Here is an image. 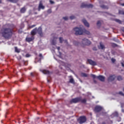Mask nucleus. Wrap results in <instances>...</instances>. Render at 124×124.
<instances>
[{
  "instance_id": "obj_1",
  "label": "nucleus",
  "mask_w": 124,
  "mask_h": 124,
  "mask_svg": "<svg viewBox=\"0 0 124 124\" xmlns=\"http://www.w3.org/2000/svg\"><path fill=\"white\" fill-rule=\"evenodd\" d=\"M76 35H81L85 32L86 34H90V31L86 30V29L83 28L82 27H76L73 29Z\"/></svg>"
},
{
  "instance_id": "obj_2",
  "label": "nucleus",
  "mask_w": 124,
  "mask_h": 124,
  "mask_svg": "<svg viewBox=\"0 0 124 124\" xmlns=\"http://www.w3.org/2000/svg\"><path fill=\"white\" fill-rule=\"evenodd\" d=\"M0 33L5 38H9L11 36H12V31L9 29H2Z\"/></svg>"
},
{
  "instance_id": "obj_3",
  "label": "nucleus",
  "mask_w": 124,
  "mask_h": 124,
  "mask_svg": "<svg viewBox=\"0 0 124 124\" xmlns=\"http://www.w3.org/2000/svg\"><path fill=\"white\" fill-rule=\"evenodd\" d=\"M91 41H90V40L84 38L82 39V43L81 44V46H82L83 47H84V46H85V45H90V44H91Z\"/></svg>"
},
{
  "instance_id": "obj_4",
  "label": "nucleus",
  "mask_w": 124,
  "mask_h": 124,
  "mask_svg": "<svg viewBox=\"0 0 124 124\" xmlns=\"http://www.w3.org/2000/svg\"><path fill=\"white\" fill-rule=\"evenodd\" d=\"M92 77L93 78V79H95V78H97L98 80H100V81H102V82H103L104 80H105V77L102 76H99L98 77H96L94 75H91Z\"/></svg>"
},
{
  "instance_id": "obj_5",
  "label": "nucleus",
  "mask_w": 124,
  "mask_h": 124,
  "mask_svg": "<svg viewBox=\"0 0 124 124\" xmlns=\"http://www.w3.org/2000/svg\"><path fill=\"white\" fill-rule=\"evenodd\" d=\"M79 123L80 124H84V123L86 122V121H87V119H86V117L85 116H81L79 119Z\"/></svg>"
},
{
  "instance_id": "obj_6",
  "label": "nucleus",
  "mask_w": 124,
  "mask_h": 124,
  "mask_svg": "<svg viewBox=\"0 0 124 124\" xmlns=\"http://www.w3.org/2000/svg\"><path fill=\"white\" fill-rule=\"evenodd\" d=\"M93 6L92 4H87L84 3H82L81 6V7H87V8H92Z\"/></svg>"
},
{
  "instance_id": "obj_7",
  "label": "nucleus",
  "mask_w": 124,
  "mask_h": 124,
  "mask_svg": "<svg viewBox=\"0 0 124 124\" xmlns=\"http://www.w3.org/2000/svg\"><path fill=\"white\" fill-rule=\"evenodd\" d=\"M81 100V98H76L71 100V103H77Z\"/></svg>"
},
{
  "instance_id": "obj_8",
  "label": "nucleus",
  "mask_w": 124,
  "mask_h": 124,
  "mask_svg": "<svg viewBox=\"0 0 124 124\" xmlns=\"http://www.w3.org/2000/svg\"><path fill=\"white\" fill-rule=\"evenodd\" d=\"M88 62H89V64H91V65H96L97 63L96 62L91 60V59H88L87 60Z\"/></svg>"
},
{
  "instance_id": "obj_9",
  "label": "nucleus",
  "mask_w": 124,
  "mask_h": 124,
  "mask_svg": "<svg viewBox=\"0 0 124 124\" xmlns=\"http://www.w3.org/2000/svg\"><path fill=\"white\" fill-rule=\"evenodd\" d=\"M101 110H102V107H101L100 106H96L94 109V111L96 112H100V111H101Z\"/></svg>"
},
{
  "instance_id": "obj_10",
  "label": "nucleus",
  "mask_w": 124,
  "mask_h": 124,
  "mask_svg": "<svg viewBox=\"0 0 124 124\" xmlns=\"http://www.w3.org/2000/svg\"><path fill=\"white\" fill-rule=\"evenodd\" d=\"M59 63H61V64L62 65H65V67H68L69 68L70 67V64L66 63L65 64H64V63H63V62H62V61H58Z\"/></svg>"
},
{
  "instance_id": "obj_11",
  "label": "nucleus",
  "mask_w": 124,
  "mask_h": 124,
  "mask_svg": "<svg viewBox=\"0 0 124 124\" xmlns=\"http://www.w3.org/2000/svg\"><path fill=\"white\" fill-rule=\"evenodd\" d=\"M34 39V37L33 36H31V37H27L26 39V41L28 42H31Z\"/></svg>"
},
{
  "instance_id": "obj_12",
  "label": "nucleus",
  "mask_w": 124,
  "mask_h": 124,
  "mask_svg": "<svg viewBox=\"0 0 124 124\" xmlns=\"http://www.w3.org/2000/svg\"><path fill=\"white\" fill-rule=\"evenodd\" d=\"M82 22L85 27H87V28H89V27H90V24H89L88 21H87V20H86V19H83Z\"/></svg>"
},
{
  "instance_id": "obj_13",
  "label": "nucleus",
  "mask_w": 124,
  "mask_h": 124,
  "mask_svg": "<svg viewBox=\"0 0 124 124\" xmlns=\"http://www.w3.org/2000/svg\"><path fill=\"white\" fill-rule=\"evenodd\" d=\"M98 47L99 49H102V50H104V49H105V46L102 43H100V46H98Z\"/></svg>"
},
{
  "instance_id": "obj_14",
  "label": "nucleus",
  "mask_w": 124,
  "mask_h": 124,
  "mask_svg": "<svg viewBox=\"0 0 124 124\" xmlns=\"http://www.w3.org/2000/svg\"><path fill=\"white\" fill-rule=\"evenodd\" d=\"M115 78H116V76L115 75L110 76L108 78V81H114Z\"/></svg>"
},
{
  "instance_id": "obj_15",
  "label": "nucleus",
  "mask_w": 124,
  "mask_h": 124,
  "mask_svg": "<svg viewBox=\"0 0 124 124\" xmlns=\"http://www.w3.org/2000/svg\"><path fill=\"white\" fill-rule=\"evenodd\" d=\"M37 31H38V34L41 36H42V28L40 27L38 28V29H37Z\"/></svg>"
},
{
  "instance_id": "obj_16",
  "label": "nucleus",
  "mask_w": 124,
  "mask_h": 124,
  "mask_svg": "<svg viewBox=\"0 0 124 124\" xmlns=\"http://www.w3.org/2000/svg\"><path fill=\"white\" fill-rule=\"evenodd\" d=\"M44 6L42 4L41 1L40 2V4L39 5L38 11H40V9H44Z\"/></svg>"
},
{
  "instance_id": "obj_17",
  "label": "nucleus",
  "mask_w": 124,
  "mask_h": 124,
  "mask_svg": "<svg viewBox=\"0 0 124 124\" xmlns=\"http://www.w3.org/2000/svg\"><path fill=\"white\" fill-rule=\"evenodd\" d=\"M36 32H37V29L35 28L31 31V35H35Z\"/></svg>"
},
{
  "instance_id": "obj_18",
  "label": "nucleus",
  "mask_w": 124,
  "mask_h": 124,
  "mask_svg": "<svg viewBox=\"0 0 124 124\" xmlns=\"http://www.w3.org/2000/svg\"><path fill=\"white\" fill-rule=\"evenodd\" d=\"M59 41H60V43H62V42H65V43H66V44H67V41L63 40V39H62V37L59 38Z\"/></svg>"
},
{
  "instance_id": "obj_19",
  "label": "nucleus",
  "mask_w": 124,
  "mask_h": 124,
  "mask_svg": "<svg viewBox=\"0 0 124 124\" xmlns=\"http://www.w3.org/2000/svg\"><path fill=\"white\" fill-rule=\"evenodd\" d=\"M40 71L42 72L44 74H49L50 72L46 70H40Z\"/></svg>"
},
{
  "instance_id": "obj_20",
  "label": "nucleus",
  "mask_w": 124,
  "mask_h": 124,
  "mask_svg": "<svg viewBox=\"0 0 124 124\" xmlns=\"http://www.w3.org/2000/svg\"><path fill=\"white\" fill-rule=\"evenodd\" d=\"M26 12V8L25 7L22 8L21 10H20V12L21 13H25V12Z\"/></svg>"
},
{
  "instance_id": "obj_21",
  "label": "nucleus",
  "mask_w": 124,
  "mask_h": 124,
  "mask_svg": "<svg viewBox=\"0 0 124 124\" xmlns=\"http://www.w3.org/2000/svg\"><path fill=\"white\" fill-rule=\"evenodd\" d=\"M118 117V113L117 112H115L114 113H112L111 115V117Z\"/></svg>"
},
{
  "instance_id": "obj_22",
  "label": "nucleus",
  "mask_w": 124,
  "mask_h": 124,
  "mask_svg": "<svg viewBox=\"0 0 124 124\" xmlns=\"http://www.w3.org/2000/svg\"><path fill=\"white\" fill-rule=\"evenodd\" d=\"M52 43L53 45H56L57 44V40L56 39H54L52 42Z\"/></svg>"
},
{
  "instance_id": "obj_23",
  "label": "nucleus",
  "mask_w": 124,
  "mask_h": 124,
  "mask_svg": "<svg viewBox=\"0 0 124 124\" xmlns=\"http://www.w3.org/2000/svg\"><path fill=\"white\" fill-rule=\"evenodd\" d=\"M8 1H10L11 2H17L18 0H7Z\"/></svg>"
},
{
  "instance_id": "obj_24",
  "label": "nucleus",
  "mask_w": 124,
  "mask_h": 124,
  "mask_svg": "<svg viewBox=\"0 0 124 124\" xmlns=\"http://www.w3.org/2000/svg\"><path fill=\"white\" fill-rule=\"evenodd\" d=\"M15 51L16 53H20V49H18L17 47H15Z\"/></svg>"
},
{
  "instance_id": "obj_25",
  "label": "nucleus",
  "mask_w": 124,
  "mask_h": 124,
  "mask_svg": "<svg viewBox=\"0 0 124 124\" xmlns=\"http://www.w3.org/2000/svg\"><path fill=\"white\" fill-rule=\"evenodd\" d=\"M70 83H71L72 84H74V79H73V78H71L70 79Z\"/></svg>"
},
{
  "instance_id": "obj_26",
  "label": "nucleus",
  "mask_w": 124,
  "mask_h": 124,
  "mask_svg": "<svg viewBox=\"0 0 124 124\" xmlns=\"http://www.w3.org/2000/svg\"><path fill=\"white\" fill-rule=\"evenodd\" d=\"M117 79L119 81H121V80H123V78L121 76H118Z\"/></svg>"
},
{
  "instance_id": "obj_27",
  "label": "nucleus",
  "mask_w": 124,
  "mask_h": 124,
  "mask_svg": "<svg viewBox=\"0 0 124 124\" xmlns=\"http://www.w3.org/2000/svg\"><path fill=\"white\" fill-rule=\"evenodd\" d=\"M119 14H122L123 15H124V11L123 10L119 11Z\"/></svg>"
},
{
  "instance_id": "obj_28",
  "label": "nucleus",
  "mask_w": 124,
  "mask_h": 124,
  "mask_svg": "<svg viewBox=\"0 0 124 124\" xmlns=\"http://www.w3.org/2000/svg\"><path fill=\"white\" fill-rule=\"evenodd\" d=\"M81 76H82L83 77H87V74H86L85 73H82Z\"/></svg>"
},
{
  "instance_id": "obj_29",
  "label": "nucleus",
  "mask_w": 124,
  "mask_h": 124,
  "mask_svg": "<svg viewBox=\"0 0 124 124\" xmlns=\"http://www.w3.org/2000/svg\"><path fill=\"white\" fill-rule=\"evenodd\" d=\"M100 25H101V22H100V21H98L97 23V25L98 26V27H99L100 26Z\"/></svg>"
},
{
  "instance_id": "obj_30",
  "label": "nucleus",
  "mask_w": 124,
  "mask_h": 124,
  "mask_svg": "<svg viewBox=\"0 0 124 124\" xmlns=\"http://www.w3.org/2000/svg\"><path fill=\"white\" fill-rule=\"evenodd\" d=\"M75 16H72L70 17V19H71V20H73V19H75Z\"/></svg>"
},
{
  "instance_id": "obj_31",
  "label": "nucleus",
  "mask_w": 124,
  "mask_h": 124,
  "mask_svg": "<svg viewBox=\"0 0 124 124\" xmlns=\"http://www.w3.org/2000/svg\"><path fill=\"white\" fill-rule=\"evenodd\" d=\"M115 21H116V22H117V23H119V24H121L122 23L121 22V20H120L119 19H116Z\"/></svg>"
},
{
  "instance_id": "obj_32",
  "label": "nucleus",
  "mask_w": 124,
  "mask_h": 124,
  "mask_svg": "<svg viewBox=\"0 0 124 124\" xmlns=\"http://www.w3.org/2000/svg\"><path fill=\"white\" fill-rule=\"evenodd\" d=\"M119 93V94H120V95H122V96H124V94L122 92H120Z\"/></svg>"
},
{
  "instance_id": "obj_33",
  "label": "nucleus",
  "mask_w": 124,
  "mask_h": 124,
  "mask_svg": "<svg viewBox=\"0 0 124 124\" xmlns=\"http://www.w3.org/2000/svg\"><path fill=\"white\" fill-rule=\"evenodd\" d=\"M25 57L26 58H30V57H31V55H30L29 54H27L26 55H25Z\"/></svg>"
},
{
  "instance_id": "obj_34",
  "label": "nucleus",
  "mask_w": 124,
  "mask_h": 124,
  "mask_svg": "<svg viewBox=\"0 0 124 124\" xmlns=\"http://www.w3.org/2000/svg\"><path fill=\"white\" fill-rule=\"evenodd\" d=\"M63 19H64L65 21H66L67 20H68V17L66 16V17H63Z\"/></svg>"
},
{
  "instance_id": "obj_35",
  "label": "nucleus",
  "mask_w": 124,
  "mask_h": 124,
  "mask_svg": "<svg viewBox=\"0 0 124 124\" xmlns=\"http://www.w3.org/2000/svg\"><path fill=\"white\" fill-rule=\"evenodd\" d=\"M111 61L113 62H116V60L114 58H112L111 59Z\"/></svg>"
},
{
  "instance_id": "obj_36",
  "label": "nucleus",
  "mask_w": 124,
  "mask_h": 124,
  "mask_svg": "<svg viewBox=\"0 0 124 124\" xmlns=\"http://www.w3.org/2000/svg\"><path fill=\"white\" fill-rule=\"evenodd\" d=\"M86 99H83L81 101V102H83V103H85V102H86Z\"/></svg>"
},
{
  "instance_id": "obj_37",
  "label": "nucleus",
  "mask_w": 124,
  "mask_h": 124,
  "mask_svg": "<svg viewBox=\"0 0 124 124\" xmlns=\"http://www.w3.org/2000/svg\"><path fill=\"white\" fill-rule=\"evenodd\" d=\"M34 27H35V25H33L30 26V29H32V28H34Z\"/></svg>"
},
{
  "instance_id": "obj_38",
  "label": "nucleus",
  "mask_w": 124,
  "mask_h": 124,
  "mask_svg": "<svg viewBox=\"0 0 124 124\" xmlns=\"http://www.w3.org/2000/svg\"><path fill=\"white\" fill-rule=\"evenodd\" d=\"M59 57L60 58H62L61 57V55H62V53L60 52H59Z\"/></svg>"
},
{
  "instance_id": "obj_39",
  "label": "nucleus",
  "mask_w": 124,
  "mask_h": 124,
  "mask_svg": "<svg viewBox=\"0 0 124 124\" xmlns=\"http://www.w3.org/2000/svg\"><path fill=\"white\" fill-rule=\"evenodd\" d=\"M121 64H122V66H123V67H124V63L122 62V63H121Z\"/></svg>"
},
{
  "instance_id": "obj_40",
  "label": "nucleus",
  "mask_w": 124,
  "mask_h": 124,
  "mask_svg": "<svg viewBox=\"0 0 124 124\" xmlns=\"http://www.w3.org/2000/svg\"><path fill=\"white\" fill-rule=\"evenodd\" d=\"M31 76H33V73H31Z\"/></svg>"
},
{
  "instance_id": "obj_41",
  "label": "nucleus",
  "mask_w": 124,
  "mask_h": 124,
  "mask_svg": "<svg viewBox=\"0 0 124 124\" xmlns=\"http://www.w3.org/2000/svg\"><path fill=\"white\" fill-rule=\"evenodd\" d=\"M39 57H40L41 58V57H42V54H39Z\"/></svg>"
},
{
  "instance_id": "obj_42",
  "label": "nucleus",
  "mask_w": 124,
  "mask_h": 124,
  "mask_svg": "<svg viewBox=\"0 0 124 124\" xmlns=\"http://www.w3.org/2000/svg\"><path fill=\"white\" fill-rule=\"evenodd\" d=\"M121 5H122V6H124V3H122V4H121Z\"/></svg>"
},
{
  "instance_id": "obj_43",
  "label": "nucleus",
  "mask_w": 124,
  "mask_h": 124,
  "mask_svg": "<svg viewBox=\"0 0 124 124\" xmlns=\"http://www.w3.org/2000/svg\"><path fill=\"white\" fill-rule=\"evenodd\" d=\"M122 30L124 32V27L122 28Z\"/></svg>"
},
{
  "instance_id": "obj_44",
  "label": "nucleus",
  "mask_w": 124,
  "mask_h": 124,
  "mask_svg": "<svg viewBox=\"0 0 124 124\" xmlns=\"http://www.w3.org/2000/svg\"><path fill=\"white\" fill-rule=\"evenodd\" d=\"M50 3H53V1H52V0H50Z\"/></svg>"
},
{
  "instance_id": "obj_45",
  "label": "nucleus",
  "mask_w": 124,
  "mask_h": 124,
  "mask_svg": "<svg viewBox=\"0 0 124 124\" xmlns=\"http://www.w3.org/2000/svg\"><path fill=\"white\" fill-rule=\"evenodd\" d=\"M57 49H58V51H59V50H60V47H57Z\"/></svg>"
},
{
  "instance_id": "obj_46",
  "label": "nucleus",
  "mask_w": 124,
  "mask_h": 124,
  "mask_svg": "<svg viewBox=\"0 0 124 124\" xmlns=\"http://www.w3.org/2000/svg\"><path fill=\"white\" fill-rule=\"evenodd\" d=\"M93 50H96V48H93Z\"/></svg>"
},
{
  "instance_id": "obj_47",
  "label": "nucleus",
  "mask_w": 124,
  "mask_h": 124,
  "mask_svg": "<svg viewBox=\"0 0 124 124\" xmlns=\"http://www.w3.org/2000/svg\"><path fill=\"white\" fill-rule=\"evenodd\" d=\"M102 124H105L104 122H103Z\"/></svg>"
},
{
  "instance_id": "obj_48",
  "label": "nucleus",
  "mask_w": 124,
  "mask_h": 124,
  "mask_svg": "<svg viewBox=\"0 0 124 124\" xmlns=\"http://www.w3.org/2000/svg\"><path fill=\"white\" fill-rule=\"evenodd\" d=\"M94 82L95 83H96V81L95 80H94Z\"/></svg>"
},
{
  "instance_id": "obj_49",
  "label": "nucleus",
  "mask_w": 124,
  "mask_h": 124,
  "mask_svg": "<svg viewBox=\"0 0 124 124\" xmlns=\"http://www.w3.org/2000/svg\"><path fill=\"white\" fill-rule=\"evenodd\" d=\"M0 2H1V0H0Z\"/></svg>"
},
{
  "instance_id": "obj_50",
  "label": "nucleus",
  "mask_w": 124,
  "mask_h": 124,
  "mask_svg": "<svg viewBox=\"0 0 124 124\" xmlns=\"http://www.w3.org/2000/svg\"><path fill=\"white\" fill-rule=\"evenodd\" d=\"M103 7V8H105V7Z\"/></svg>"
},
{
  "instance_id": "obj_51",
  "label": "nucleus",
  "mask_w": 124,
  "mask_h": 124,
  "mask_svg": "<svg viewBox=\"0 0 124 124\" xmlns=\"http://www.w3.org/2000/svg\"><path fill=\"white\" fill-rule=\"evenodd\" d=\"M47 82H49V80H47Z\"/></svg>"
}]
</instances>
